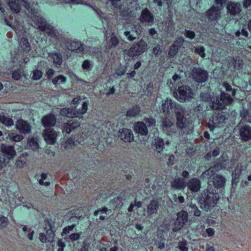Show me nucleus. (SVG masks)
I'll return each instance as SVG.
<instances>
[{
	"label": "nucleus",
	"mask_w": 251,
	"mask_h": 251,
	"mask_svg": "<svg viewBox=\"0 0 251 251\" xmlns=\"http://www.w3.org/2000/svg\"><path fill=\"white\" fill-rule=\"evenodd\" d=\"M16 155V151L13 146L3 143L0 144V170L6 167Z\"/></svg>",
	"instance_id": "obj_1"
},
{
	"label": "nucleus",
	"mask_w": 251,
	"mask_h": 251,
	"mask_svg": "<svg viewBox=\"0 0 251 251\" xmlns=\"http://www.w3.org/2000/svg\"><path fill=\"white\" fill-rule=\"evenodd\" d=\"M219 200V196L217 193L207 190L202 196L201 200V207L208 211L215 207Z\"/></svg>",
	"instance_id": "obj_2"
},
{
	"label": "nucleus",
	"mask_w": 251,
	"mask_h": 251,
	"mask_svg": "<svg viewBox=\"0 0 251 251\" xmlns=\"http://www.w3.org/2000/svg\"><path fill=\"white\" fill-rule=\"evenodd\" d=\"M34 23L33 26L40 30L45 31L47 34L52 37L58 39L59 37V32L53 28L50 25L47 24L44 19L42 17H37L33 20Z\"/></svg>",
	"instance_id": "obj_3"
},
{
	"label": "nucleus",
	"mask_w": 251,
	"mask_h": 251,
	"mask_svg": "<svg viewBox=\"0 0 251 251\" xmlns=\"http://www.w3.org/2000/svg\"><path fill=\"white\" fill-rule=\"evenodd\" d=\"M175 97L180 102L190 101L194 98L195 94L191 88L187 86L179 87L174 94Z\"/></svg>",
	"instance_id": "obj_4"
},
{
	"label": "nucleus",
	"mask_w": 251,
	"mask_h": 251,
	"mask_svg": "<svg viewBox=\"0 0 251 251\" xmlns=\"http://www.w3.org/2000/svg\"><path fill=\"white\" fill-rule=\"evenodd\" d=\"M148 49L147 42L143 39H141L126 51V53L130 57L139 56L146 52Z\"/></svg>",
	"instance_id": "obj_5"
},
{
	"label": "nucleus",
	"mask_w": 251,
	"mask_h": 251,
	"mask_svg": "<svg viewBox=\"0 0 251 251\" xmlns=\"http://www.w3.org/2000/svg\"><path fill=\"white\" fill-rule=\"evenodd\" d=\"M211 99V107L213 109H222L226 105L230 104L233 101L232 99L226 93H222L220 97L213 98Z\"/></svg>",
	"instance_id": "obj_6"
},
{
	"label": "nucleus",
	"mask_w": 251,
	"mask_h": 251,
	"mask_svg": "<svg viewBox=\"0 0 251 251\" xmlns=\"http://www.w3.org/2000/svg\"><path fill=\"white\" fill-rule=\"evenodd\" d=\"M155 122L152 118H145L143 122H138L134 124V131L137 133L146 135L148 133V127L155 126Z\"/></svg>",
	"instance_id": "obj_7"
},
{
	"label": "nucleus",
	"mask_w": 251,
	"mask_h": 251,
	"mask_svg": "<svg viewBox=\"0 0 251 251\" xmlns=\"http://www.w3.org/2000/svg\"><path fill=\"white\" fill-rule=\"evenodd\" d=\"M183 108L180 105L172 101L171 99H167L162 101V109L164 113L171 114L173 112L177 114L178 109Z\"/></svg>",
	"instance_id": "obj_8"
},
{
	"label": "nucleus",
	"mask_w": 251,
	"mask_h": 251,
	"mask_svg": "<svg viewBox=\"0 0 251 251\" xmlns=\"http://www.w3.org/2000/svg\"><path fill=\"white\" fill-rule=\"evenodd\" d=\"M188 213L186 211L181 210L178 212L177 213V218L175 222V227L173 230L176 232L181 229L188 222Z\"/></svg>",
	"instance_id": "obj_9"
},
{
	"label": "nucleus",
	"mask_w": 251,
	"mask_h": 251,
	"mask_svg": "<svg viewBox=\"0 0 251 251\" xmlns=\"http://www.w3.org/2000/svg\"><path fill=\"white\" fill-rule=\"evenodd\" d=\"M225 116L221 113L214 115L212 118V121L207 124V126L212 130L215 127L222 126L225 123Z\"/></svg>",
	"instance_id": "obj_10"
},
{
	"label": "nucleus",
	"mask_w": 251,
	"mask_h": 251,
	"mask_svg": "<svg viewBox=\"0 0 251 251\" xmlns=\"http://www.w3.org/2000/svg\"><path fill=\"white\" fill-rule=\"evenodd\" d=\"M192 76L197 82H202L206 80L208 77L207 72L201 68H194L192 72Z\"/></svg>",
	"instance_id": "obj_11"
},
{
	"label": "nucleus",
	"mask_w": 251,
	"mask_h": 251,
	"mask_svg": "<svg viewBox=\"0 0 251 251\" xmlns=\"http://www.w3.org/2000/svg\"><path fill=\"white\" fill-rule=\"evenodd\" d=\"M43 136L48 144L53 145L56 142L57 133L54 129L48 128L44 130Z\"/></svg>",
	"instance_id": "obj_12"
},
{
	"label": "nucleus",
	"mask_w": 251,
	"mask_h": 251,
	"mask_svg": "<svg viewBox=\"0 0 251 251\" xmlns=\"http://www.w3.org/2000/svg\"><path fill=\"white\" fill-rule=\"evenodd\" d=\"M8 5L11 10L16 13L20 12L22 5L25 6L27 9L29 7L28 4L24 0H9Z\"/></svg>",
	"instance_id": "obj_13"
},
{
	"label": "nucleus",
	"mask_w": 251,
	"mask_h": 251,
	"mask_svg": "<svg viewBox=\"0 0 251 251\" xmlns=\"http://www.w3.org/2000/svg\"><path fill=\"white\" fill-rule=\"evenodd\" d=\"M16 128L20 132L24 134H28L31 130L30 124L23 119H20L16 121Z\"/></svg>",
	"instance_id": "obj_14"
},
{
	"label": "nucleus",
	"mask_w": 251,
	"mask_h": 251,
	"mask_svg": "<svg viewBox=\"0 0 251 251\" xmlns=\"http://www.w3.org/2000/svg\"><path fill=\"white\" fill-rule=\"evenodd\" d=\"M80 126V123L76 120H70L65 123L62 127V132L68 134L70 133Z\"/></svg>",
	"instance_id": "obj_15"
},
{
	"label": "nucleus",
	"mask_w": 251,
	"mask_h": 251,
	"mask_svg": "<svg viewBox=\"0 0 251 251\" xmlns=\"http://www.w3.org/2000/svg\"><path fill=\"white\" fill-rule=\"evenodd\" d=\"M184 108L178 109V111L176 114L177 122L176 125L180 128H183L187 127L188 125V122L184 117Z\"/></svg>",
	"instance_id": "obj_16"
},
{
	"label": "nucleus",
	"mask_w": 251,
	"mask_h": 251,
	"mask_svg": "<svg viewBox=\"0 0 251 251\" xmlns=\"http://www.w3.org/2000/svg\"><path fill=\"white\" fill-rule=\"evenodd\" d=\"M54 233L52 229L50 228L46 230V233H40L39 234V240L43 243L51 242L54 240Z\"/></svg>",
	"instance_id": "obj_17"
},
{
	"label": "nucleus",
	"mask_w": 251,
	"mask_h": 251,
	"mask_svg": "<svg viewBox=\"0 0 251 251\" xmlns=\"http://www.w3.org/2000/svg\"><path fill=\"white\" fill-rule=\"evenodd\" d=\"M119 136L125 142H131L133 140V135L130 129H121L119 130Z\"/></svg>",
	"instance_id": "obj_18"
},
{
	"label": "nucleus",
	"mask_w": 251,
	"mask_h": 251,
	"mask_svg": "<svg viewBox=\"0 0 251 251\" xmlns=\"http://www.w3.org/2000/svg\"><path fill=\"white\" fill-rule=\"evenodd\" d=\"M74 108L76 118L82 119L88 110V103L86 101H83L80 106L76 105L74 106Z\"/></svg>",
	"instance_id": "obj_19"
},
{
	"label": "nucleus",
	"mask_w": 251,
	"mask_h": 251,
	"mask_svg": "<svg viewBox=\"0 0 251 251\" xmlns=\"http://www.w3.org/2000/svg\"><path fill=\"white\" fill-rule=\"evenodd\" d=\"M186 185L191 191L197 192L201 187V182L198 178H193L188 181Z\"/></svg>",
	"instance_id": "obj_20"
},
{
	"label": "nucleus",
	"mask_w": 251,
	"mask_h": 251,
	"mask_svg": "<svg viewBox=\"0 0 251 251\" xmlns=\"http://www.w3.org/2000/svg\"><path fill=\"white\" fill-rule=\"evenodd\" d=\"M56 123L55 116L51 113L44 116L42 119V124L45 127L53 126Z\"/></svg>",
	"instance_id": "obj_21"
},
{
	"label": "nucleus",
	"mask_w": 251,
	"mask_h": 251,
	"mask_svg": "<svg viewBox=\"0 0 251 251\" xmlns=\"http://www.w3.org/2000/svg\"><path fill=\"white\" fill-rule=\"evenodd\" d=\"M140 21L142 23H147L148 24L153 23L154 16L147 9H145L142 11Z\"/></svg>",
	"instance_id": "obj_22"
},
{
	"label": "nucleus",
	"mask_w": 251,
	"mask_h": 251,
	"mask_svg": "<svg viewBox=\"0 0 251 251\" xmlns=\"http://www.w3.org/2000/svg\"><path fill=\"white\" fill-rule=\"evenodd\" d=\"M240 135L242 140L248 141L251 139V127L249 126H244L240 129Z\"/></svg>",
	"instance_id": "obj_23"
},
{
	"label": "nucleus",
	"mask_w": 251,
	"mask_h": 251,
	"mask_svg": "<svg viewBox=\"0 0 251 251\" xmlns=\"http://www.w3.org/2000/svg\"><path fill=\"white\" fill-rule=\"evenodd\" d=\"M246 167L240 164L237 166L236 168L232 173V183H237L238 182L241 172L244 170Z\"/></svg>",
	"instance_id": "obj_24"
},
{
	"label": "nucleus",
	"mask_w": 251,
	"mask_h": 251,
	"mask_svg": "<svg viewBox=\"0 0 251 251\" xmlns=\"http://www.w3.org/2000/svg\"><path fill=\"white\" fill-rule=\"evenodd\" d=\"M221 8L213 7L206 12L208 18L211 20H216L220 17Z\"/></svg>",
	"instance_id": "obj_25"
},
{
	"label": "nucleus",
	"mask_w": 251,
	"mask_h": 251,
	"mask_svg": "<svg viewBox=\"0 0 251 251\" xmlns=\"http://www.w3.org/2000/svg\"><path fill=\"white\" fill-rule=\"evenodd\" d=\"M240 7V4L233 2H228L227 6L228 11L232 15H235L239 13L241 11Z\"/></svg>",
	"instance_id": "obj_26"
},
{
	"label": "nucleus",
	"mask_w": 251,
	"mask_h": 251,
	"mask_svg": "<svg viewBox=\"0 0 251 251\" xmlns=\"http://www.w3.org/2000/svg\"><path fill=\"white\" fill-rule=\"evenodd\" d=\"M186 184L182 178H176L171 182V186L176 190H181L185 188Z\"/></svg>",
	"instance_id": "obj_27"
},
{
	"label": "nucleus",
	"mask_w": 251,
	"mask_h": 251,
	"mask_svg": "<svg viewBox=\"0 0 251 251\" xmlns=\"http://www.w3.org/2000/svg\"><path fill=\"white\" fill-rule=\"evenodd\" d=\"M69 50L77 53L82 52L83 50V47L80 42L77 41H72L68 46Z\"/></svg>",
	"instance_id": "obj_28"
},
{
	"label": "nucleus",
	"mask_w": 251,
	"mask_h": 251,
	"mask_svg": "<svg viewBox=\"0 0 251 251\" xmlns=\"http://www.w3.org/2000/svg\"><path fill=\"white\" fill-rule=\"evenodd\" d=\"M225 182L226 179L222 176L216 175L213 178V185L217 188L223 187L225 185Z\"/></svg>",
	"instance_id": "obj_29"
},
{
	"label": "nucleus",
	"mask_w": 251,
	"mask_h": 251,
	"mask_svg": "<svg viewBox=\"0 0 251 251\" xmlns=\"http://www.w3.org/2000/svg\"><path fill=\"white\" fill-rule=\"evenodd\" d=\"M158 208V202L156 200H152L148 205L147 213L149 215L156 213Z\"/></svg>",
	"instance_id": "obj_30"
},
{
	"label": "nucleus",
	"mask_w": 251,
	"mask_h": 251,
	"mask_svg": "<svg viewBox=\"0 0 251 251\" xmlns=\"http://www.w3.org/2000/svg\"><path fill=\"white\" fill-rule=\"evenodd\" d=\"M60 114L63 116H65L70 118H76L74 106L72 108H64L61 109L60 111Z\"/></svg>",
	"instance_id": "obj_31"
},
{
	"label": "nucleus",
	"mask_w": 251,
	"mask_h": 251,
	"mask_svg": "<svg viewBox=\"0 0 251 251\" xmlns=\"http://www.w3.org/2000/svg\"><path fill=\"white\" fill-rule=\"evenodd\" d=\"M218 167L216 166L210 167L201 174V177L206 179H209L218 171Z\"/></svg>",
	"instance_id": "obj_32"
},
{
	"label": "nucleus",
	"mask_w": 251,
	"mask_h": 251,
	"mask_svg": "<svg viewBox=\"0 0 251 251\" xmlns=\"http://www.w3.org/2000/svg\"><path fill=\"white\" fill-rule=\"evenodd\" d=\"M164 143L162 139L157 138L155 140V150L157 151V155H161L164 150Z\"/></svg>",
	"instance_id": "obj_33"
},
{
	"label": "nucleus",
	"mask_w": 251,
	"mask_h": 251,
	"mask_svg": "<svg viewBox=\"0 0 251 251\" xmlns=\"http://www.w3.org/2000/svg\"><path fill=\"white\" fill-rule=\"evenodd\" d=\"M0 123L6 126L9 127L14 125V121L9 117L3 114H0Z\"/></svg>",
	"instance_id": "obj_34"
},
{
	"label": "nucleus",
	"mask_w": 251,
	"mask_h": 251,
	"mask_svg": "<svg viewBox=\"0 0 251 251\" xmlns=\"http://www.w3.org/2000/svg\"><path fill=\"white\" fill-rule=\"evenodd\" d=\"M75 146V140L72 138L67 139L62 144V147L65 150L69 151L73 149Z\"/></svg>",
	"instance_id": "obj_35"
},
{
	"label": "nucleus",
	"mask_w": 251,
	"mask_h": 251,
	"mask_svg": "<svg viewBox=\"0 0 251 251\" xmlns=\"http://www.w3.org/2000/svg\"><path fill=\"white\" fill-rule=\"evenodd\" d=\"M174 120L173 119L166 118L163 121L162 127L164 131L168 132L169 128L174 125Z\"/></svg>",
	"instance_id": "obj_36"
},
{
	"label": "nucleus",
	"mask_w": 251,
	"mask_h": 251,
	"mask_svg": "<svg viewBox=\"0 0 251 251\" xmlns=\"http://www.w3.org/2000/svg\"><path fill=\"white\" fill-rule=\"evenodd\" d=\"M48 175L46 173H42L37 179L38 182L40 185L49 186L50 183L47 180Z\"/></svg>",
	"instance_id": "obj_37"
},
{
	"label": "nucleus",
	"mask_w": 251,
	"mask_h": 251,
	"mask_svg": "<svg viewBox=\"0 0 251 251\" xmlns=\"http://www.w3.org/2000/svg\"><path fill=\"white\" fill-rule=\"evenodd\" d=\"M27 145L28 147L33 151H36L39 148L38 139L36 138H29L27 139Z\"/></svg>",
	"instance_id": "obj_38"
},
{
	"label": "nucleus",
	"mask_w": 251,
	"mask_h": 251,
	"mask_svg": "<svg viewBox=\"0 0 251 251\" xmlns=\"http://www.w3.org/2000/svg\"><path fill=\"white\" fill-rule=\"evenodd\" d=\"M6 138L14 142H19L24 138V137L22 135L10 132L7 133Z\"/></svg>",
	"instance_id": "obj_39"
},
{
	"label": "nucleus",
	"mask_w": 251,
	"mask_h": 251,
	"mask_svg": "<svg viewBox=\"0 0 251 251\" xmlns=\"http://www.w3.org/2000/svg\"><path fill=\"white\" fill-rule=\"evenodd\" d=\"M140 112V108L137 106H133L129 109L126 112V115L128 117H135Z\"/></svg>",
	"instance_id": "obj_40"
},
{
	"label": "nucleus",
	"mask_w": 251,
	"mask_h": 251,
	"mask_svg": "<svg viewBox=\"0 0 251 251\" xmlns=\"http://www.w3.org/2000/svg\"><path fill=\"white\" fill-rule=\"evenodd\" d=\"M49 57L53 60L54 63L56 65H60L62 62L61 55L57 53H52L50 54Z\"/></svg>",
	"instance_id": "obj_41"
},
{
	"label": "nucleus",
	"mask_w": 251,
	"mask_h": 251,
	"mask_svg": "<svg viewBox=\"0 0 251 251\" xmlns=\"http://www.w3.org/2000/svg\"><path fill=\"white\" fill-rule=\"evenodd\" d=\"M66 77L63 75H59L55 77L52 80V82L53 84H64L66 81Z\"/></svg>",
	"instance_id": "obj_42"
},
{
	"label": "nucleus",
	"mask_w": 251,
	"mask_h": 251,
	"mask_svg": "<svg viewBox=\"0 0 251 251\" xmlns=\"http://www.w3.org/2000/svg\"><path fill=\"white\" fill-rule=\"evenodd\" d=\"M20 45L24 50H25V51H29V50H30L29 44L26 38H22L20 42Z\"/></svg>",
	"instance_id": "obj_43"
},
{
	"label": "nucleus",
	"mask_w": 251,
	"mask_h": 251,
	"mask_svg": "<svg viewBox=\"0 0 251 251\" xmlns=\"http://www.w3.org/2000/svg\"><path fill=\"white\" fill-rule=\"evenodd\" d=\"M42 72L39 70H33L31 74V78L33 80H37L40 79L42 76Z\"/></svg>",
	"instance_id": "obj_44"
},
{
	"label": "nucleus",
	"mask_w": 251,
	"mask_h": 251,
	"mask_svg": "<svg viewBox=\"0 0 251 251\" xmlns=\"http://www.w3.org/2000/svg\"><path fill=\"white\" fill-rule=\"evenodd\" d=\"M230 63L234 65L235 68L239 69L242 66V60L239 58H233L231 59Z\"/></svg>",
	"instance_id": "obj_45"
},
{
	"label": "nucleus",
	"mask_w": 251,
	"mask_h": 251,
	"mask_svg": "<svg viewBox=\"0 0 251 251\" xmlns=\"http://www.w3.org/2000/svg\"><path fill=\"white\" fill-rule=\"evenodd\" d=\"M195 52L199 54L202 58L205 56V49L202 46H199L195 49Z\"/></svg>",
	"instance_id": "obj_46"
},
{
	"label": "nucleus",
	"mask_w": 251,
	"mask_h": 251,
	"mask_svg": "<svg viewBox=\"0 0 251 251\" xmlns=\"http://www.w3.org/2000/svg\"><path fill=\"white\" fill-rule=\"evenodd\" d=\"M190 207L191 208V212H193L194 215L197 217H200L201 215V211L198 209V207L194 204H191Z\"/></svg>",
	"instance_id": "obj_47"
},
{
	"label": "nucleus",
	"mask_w": 251,
	"mask_h": 251,
	"mask_svg": "<svg viewBox=\"0 0 251 251\" xmlns=\"http://www.w3.org/2000/svg\"><path fill=\"white\" fill-rule=\"evenodd\" d=\"M215 233V230L211 227H209L205 230V231L202 234L204 237H212L214 235Z\"/></svg>",
	"instance_id": "obj_48"
},
{
	"label": "nucleus",
	"mask_w": 251,
	"mask_h": 251,
	"mask_svg": "<svg viewBox=\"0 0 251 251\" xmlns=\"http://www.w3.org/2000/svg\"><path fill=\"white\" fill-rule=\"evenodd\" d=\"M178 247L181 251H188V243L186 241H180L178 243Z\"/></svg>",
	"instance_id": "obj_49"
},
{
	"label": "nucleus",
	"mask_w": 251,
	"mask_h": 251,
	"mask_svg": "<svg viewBox=\"0 0 251 251\" xmlns=\"http://www.w3.org/2000/svg\"><path fill=\"white\" fill-rule=\"evenodd\" d=\"M119 43V39L114 34H112L110 39L111 47H115L118 45Z\"/></svg>",
	"instance_id": "obj_50"
},
{
	"label": "nucleus",
	"mask_w": 251,
	"mask_h": 251,
	"mask_svg": "<svg viewBox=\"0 0 251 251\" xmlns=\"http://www.w3.org/2000/svg\"><path fill=\"white\" fill-rule=\"evenodd\" d=\"M81 233H72L66 237V240L68 241H75L79 239Z\"/></svg>",
	"instance_id": "obj_51"
},
{
	"label": "nucleus",
	"mask_w": 251,
	"mask_h": 251,
	"mask_svg": "<svg viewBox=\"0 0 251 251\" xmlns=\"http://www.w3.org/2000/svg\"><path fill=\"white\" fill-rule=\"evenodd\" d=\"M92 67V64L88 60H85L82 64V68L83 70L90 71Z\"/></svg>",
	"instance_id": "obj_52"
},
{
	"label": "nucleus",
	"mask_w": 251,
	"mask_h": 251,
	"mask_svg": "<svg viewBox=\"0 0 251 251\" xmlns=\"http://www.w3.org/2000/svg\"><path fill=\"white\" fill-rule=\"evenodd\" d=\"M8 223V219L5 217L0 215V229L6 227Z\"/></svg>",
	"instance_id": "obj_53"
},
{
	"label": "nucleus",
	"mask_w": 251,
	"mask_h": 251,
	"mask_svg": "<svg viewBox=\"0 0 251 251\" xmlns=\"http://www.w3.org/2000/svg\"><path fill=\"white\" fill-rule=\"evenodd\" d=\"M184 42V39L182 37H178L176 39L173 45L177 47V49H179L182 46Z\"/></svg>",
	"instance_id": "obj_54"
},
{
	"label": "nucleus",
	"mask_w": 251,
	"mask_h": 251,
	"mask_svg": "<svg viewBox=\"0 0 251 251\" xmlns=\"http://www.w3.org/2000/svg\"><path fill=\"white\" fill-rule=\"evenodd\" d=\"M223 86L225 88L226 91L231 92V94L233 96H234L235 95V90L233 89L231 86L228 84L227 82H224L223 84Z\"/></svg>",
	"instance_id": "obj_55"
},
{
	"label": "nucleus",
	"mask_w": 251,
	"mask_h": 251,
	"mask_svg": "<svg viewBox=\"0 0 251 251\" xmlns=\"http://www.w3.org/2000/svg\"><path fill=\"white\" fill-rule=\"evenodd\" d=\"M178 49L177 47H176L172 45L169 50L168 55L169 56L173 57L174 56L176 53L177 52Z\"/></svg>",
	"instance_id": "obj_56"
},
{
	"label": "nucleus",
	"mask_w": 251,
	"mask_h": 251,
	"mask_svg": "<svg viewBox=\"0 0 251 251\" xmlns=\"http://www.w3.org/2000/svg\"><path fill=\"white\" fill-rule=\"evenodd\" d=\"M184 35L186 37L190 39H193L195 37V32L189 30H185L184 32Z\"/></svg>",
	"instance_id": "obj_57"
},
{
	"label": "nucleus",
	"mask_w": 251,
	"mask_h": 251,
	"mask_svg": "<svg viewBox=\"0 0 251 251\" xmlns=\"http://www.w3.org/2000/svg\"><path fill=\"white\" fill-rule=\"evenodd\" d=\"M126 72V67L124 66H120L117 68L116 71V74L118 76H122L125 74Z\"/></svg>",
	"instance_id": "obj_58"
},
{
	"label": "nucleus",
	"mask_w": 251,
	"mask_h": 251,
	"mask_svg": "<svg viewBox=\"0 0 251 251\" xmlns=\"http://www.w3.org/2000/svg\"><path fill=\"white\" fill-rule=\"evenodd\" d=\"M173 199L175 202L177 203H182L184 202V198L181 196H177L175 194L173 195Z\"/></svg>",
	"instance_id": "obj_59"
},
{
	"label": "nucleus",
	"mask_w": 251,
	"mask_h": 251,
	"mask_svg": "<svg viewBox=\"0 0 251 251\" xmlns=\"http://www.w3.org/2000/svg\"><path fill=\"white\" fill-rule=\"evenodd\" d=\"M57 246L58 248L57 251H64V248L65 247L66 244L62 239H59L57 243Z\"/></svg>",
	"instance_id": "obj_60"
},
{
	"label": "nucleus",
	"mask_w": 251,
	"mask_h": 251,
	"mask_svg": "<svg viewBox=\"0 0 251 251\" xmlns=\"http://www.w3.org/2000/svg\"><path fill=\"white\" fill-rule=\"evenodd\" d=\"M74 227L75 225L65 227L61 233V236H63L64 235L68 234L71 231L73 230Z\"/></svg>",
	"instance_id": "obj_61"
},
{
	"label": "nucleus",
	"mask_w": 251,
	"mask_h": 251,
	"mask_svg": "<svg viewBox=\"0 0 251 251\" xmlns=\"http://www.w3.org/2000/svg\"><path fill=\"white\" fill-rule=\"evenodd\" d=\"M15 165L18 168H23L26 165V162L24 161L18 159L16 160Z\"/></svg>",
	"instance_id": "obj_62"
},
{
	"label": "nucleus",
	"mask_w": 251,
	"mask_h": 251,
	"mask_svg": "<svg viewBox=\"0 0 251 251\" xmlns=\"http://www.w3.org/2000/svg\"><path fill=\"white\" fill-rule=\"evenodd\" d=\"M21 77V73L19 71H15L12 74V78L15 80H18Z\"/></svg>",
	"instance_id": "obj_63"
},
{
	"label": "nucleus",
	"mask_w": 251,
	"mask_h": 251,
	"mask_svg": "<svg viewBox=\"0 0 251 251\" xmlns=\"http://www.w3.org/2000/svg\"><path fill=\"white\" fill-rule=\"evenodd\" d=\"M125 35L127 37V39L130 41H133L136 39V37H134L130 31H125L124 33Z\"/></svg>",
	"instance_id": "obj_64"
}]
</instances>
